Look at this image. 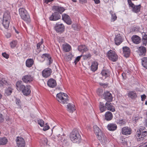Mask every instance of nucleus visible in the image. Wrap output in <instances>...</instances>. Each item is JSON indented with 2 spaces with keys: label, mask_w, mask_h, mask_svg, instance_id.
<instances>
[{
  "label": "nucleus",
  "mask_w": 147,
  "mask_h": 147,
  "mask_svg": "<svg viewBox=\"0 0 147 147\" xmlns=\"http://www.w3.org/2000/svg\"><path fill=\"white\" fill-rule=\"evenodd\" d=\"M21 81H18L16 84L17 90L22 91L23 94L26 96L29 95L30 92V86L29 85L25 86L22 84Z\"/></svg>",
  "instance_id": "f257e3e1"
},
{
  "label": "nucleus",
  "mask_w": 147,
  "mask_h": 147,
  "mask_svg": "<svg viewBox=\"0 0 147 147\" xmlns=\"http://www.w3.org/2000/svg\"><path fill=\"white\" fill-rule=\"evenodd\" d=\"M71 140L74 143H79L80 142L81 136L79 134V130L76 129H74L70 135Z\"/></svg>",
  "instance_id": "f03ea898"
},
{
  "label": "nucleus",
  "mask_w": 147,
  "mask_h": 147,
  "mask_svg": "<svg viewBox=\"0 0 147 147\" xmlns=\"http://www.w3.org/2000/svg\"><path fill=\"white\" fill-rule=\"evenodd\" d=\"M19 13L21 19L29 24L31 21L30 16L24 8H20L19 9Z\"/></svg>",
  "instance_id": "7ed1b4c3"
},
{
  "label": "nucleus",
  "mask_w": 147,
  "mask_h": 147,
  "mask_svg": "<svg viewBox=\"0 0 147 147\" xmlns=\"http://www.w3.org/2000/svg\"><path fill=\"white\" fill-rule=\"evenodd\" d=\"M56 99L60 103L67 104L68 102V96L66 94L60 92L56 95Z\"/></svg>",
  "instance_id": "20e7f679"
},
{
  "label": "nucleus",
  "mask_w": 147,
  "mask_h": 147,
  "mask_svg": "<svg viewBox=\"0 0 147 147\" xmlns=\"http://www.w3.org/2000/svg\"><path fill=\"white\" fill-rule=\"evenodd\" d=\"M107 55L109 59L112 61H116L118 59V56L113 51L109 50L107 52Z\"/></svg>",
  "instance_id": "39448f33"
},
{
  "label": "nucleus",
  "mask_w": 147,
  "mask_h": 147,
  "mask_svg": "<svg viewBox=\"0 0 147 147\" xmlns=\"http://www.w3.org/2000/svg\"><path fill=\"white\" fill-rule=\"evenodd\" d=\"M55 29L57 32L61 33L64 31L65 27L63 24L58 22L56 24Z\"/></svg>",
  "instance_id": "423d86ee"
},
{
  "label": "nucleus",
  "mask_w": 147,
  "mask_h": 147,
  "mask_svg": "<svg viewBox=\"0 0 147 147\" xmlns=\"http://www.w3.org/2000/svg\"><path fill=\"white\" fill-rule=\"evenodd\" d=\"M128 3L129 6L132 8V11L134 12L137 13L140 11L141 8L140 5H135L132 3L131 0H128Z\"/></svg>",
  "instance_id": "0eeeda50"
},
{
  "label": "nucleus",
  "mask_w": 147,
  "mask_h": 147,
  "mask_svg": "<svg viewBox=\"0 0 147 147\" xmlns=\"http://www.w3.org/2000/svg\"><path fill=\"white\" fill-rule=\"evenodd\" d=\"M22 80L25 83H30L33 81V76L30 74L26 75L23 76Z\"/></svg>",
  "instance_id": "6e6552de"
},
{
  "label": "nucleus",
  "mask_w": 147,
  "mask_h": 147,
  "mask_svg": "<svg viewBox=\"0 0 147 147\" xmlns=\"http://www.w3.org/2000/svg\"><path fill=\"white\" fill-rule=\"evenodd\" d=\"M61 18V15L59 13L54 12L49 17V19L51 21H56L60 19Z\"/></svg>",
  "instance_id": "1a4fd4ad"
},
{
  "label": "nucleus",
  "mask_w": 147,
  "mask_h": 147,
  "mask_svg": "<svg viewBox=\"0 0 147 147\" xmlns=\"http://www.w3.org/2000/svg\"><path fill=\"white\" fill-rule=\"evenodd\" d=\"M138 50L137 52L140 56H144L145 55L146 52V48L142 46L138 47L137 48Z\"/></svg>",
  "instance_id": "9d476101"
},
{
  "label": "nucleus",
  "mask_w": 147,
  "mask_h": 147,
  "mask_svg": "<svg viewBox=\"0 0 147 147\" xmlns=\"http://www.w3.org/2000/svg\"><path fill=\"white\" fill-rule=\"evenodd\" d=\"M97 137L101 144H104L107 142V138L104 134L102 132L101 134L97 136Z\"/></svg>",
  "instance_id": "9b49d317"
},
{
  "label": "nucleus",
  "mask_w": 147,
  "mask_h": 147,
  "mask_svg": "<svg viewBox=\"0 0 147 147\" xmlns=\"http://www.w3.org/2000/svg\"><path fill=\"white\" fill-rule=\"evenodd\" d=\"M62 20L67 24L70 25L72 22L70 18L68 15L66 13H63L62 15Z\"/></svg>",
  "instance_id": "f8f14e48"
},
{
  "label": "nucleus",
  "mask_w": 147,
  "mask_h": 147,
  "mask_svg": "<svg viewBox=\"0 0 147 147\" xmlns=\"http://www.w3.org/2000/svg\"><path fill=\"white\" fill-rule=\"evenodd\" d=\"M131 133V129L129 127H124L122 129V134L123 135L128 136L130 135Z\"/></svg>",
  "instance_id": "ddd939ff"
},
{
  "label": "nucleus",
  "mask_w": 147,
  "mask_h": 147,
  "mask_svg": "<svg viewBox=\"0 0 147 147\" xmlns=\"http://www.w3.org/2000/svg\"><path fill=\"white\" fill-rule=\"evenodd\" d=\"M52 72V70L50 68H45L42 72V76L43 77L46 78L51 75Z\"/></svg>",
  "instance_id": "4468645a"
},
{
  "label": "nucleus",
  "mask_w": 147,
  "mask_h": 147,
  "mask_svg": "<svg viewBox=\"0 0 147 147\" xmlns=\"http://www.w3.org/2000/svg\"><path fill=\"white\" fill-rule=\"evenodd\" d=\"M18 147H25V143L24 140L21 137H17L16 140Z\"/></svg>",
  "instance_id": "2eb2a0df"
},
{
  "label": "nucleus",
  "mask_w": 147,
  "mask_h": 147,
  "mask_svg": "<svg viewBox=\"0 0 147 147\" xmlns=\"http://www.w3.org/2000/svg\"><path fill=\"white\" fill-rule=\"evenodd\" d=\"M104 98L107 102H110L112 100V94L109 92H106L103 95Z\"/></svg>",
  "instance_id": "dca6fc26"
},
{
  "label": "nucleus",
  "mask_w": 147,
  "mask_h": 147,
  "mask_svg": "<svg viewBox=\"0 0 147 147\" xmlns=\"http://www.w3.org/2000/svg\"><path fill=\"white\" fill-rule=\"evenodd\" d=\"M8 19V18H7L6 17V14H4L2 24L4 27L6 29H8L9 26V21Z\"/></svg>",
  "instance_id": "f3484780"
},
{
  "label": "nucleus",
  "mask_w": 147,
  "mask_h": 147,
  "mask_svg": "<svg viewBox=\"0 0 147 147\" xmlns=\"http://www.w3.org/2000/svg\"><path fill=\"white\" fill-rule=\"evenodd\" d=\"M47 85L50 87L54 88L56 86V82L54 79L51 78L48 80Z\"/></svg>",
  "instance_id": "a211bd4d"
},
{
  "label": "nucleus",
  "mask_w": 147,
  "mask_h": 147,
  "mask_svg": "<svg viewBox=\"0 0 147 147\" xmlns=\"http://www.w3.org/2000/svg\"><path fill=\"white\" fill-rule=\"evenodd\" d=\"M137 141L141 142H142L145 141L147 139V137H144L142 136L140 134L138 131H137V133H136V135Z\"/></svg>",
  "instance_id": "6ab92c4d"
},
{
  "label": "nucleus",
  "mask_w": 147,
  "mask_h": 147,
  "mask_svg": "<svg viewBox=\"0 0 147 147\" xmlns=\"http://www.w3.org/2000/svg\"><path fill=\"white\" fill-rule=\"evenodd\" d=\"M123 50L124 56L126 57H128L130 54L129 48L127 47H123Z\"/></svg>",
  "instance_id": "aec40b11"
},
{
  "label": "nucleus",
  "mask_w": 147,
  "mask_h": 147,
  "mask_svg": "<svg viewBox=\"0 0 147 147\" xmlns=\"http://www.w3.org/2000/svg\"><path fill=\"white\" fill-rule=\"evenodd\" d=\"M123 41L121 37L120 34H118L116 35L115 38V42L116 45H119Z\"/></svg>",
  "instance_id": "412c9836"
},
{
  "label": "nucleus",
  "mask_w": 147,
  "mask_h": 147,
  "mask_svg": "<svg viewBox=\"0 0 147 147\" xmlns=\"http://www.w3.org/2000/svg\"><path fill=\"white\" fill-rule=\"evenodd\" d=\"M107 127L108 129L110 131H114L116 130L117 128L116 124L114 123L109 124Z\"/></svg>",
  "instance_id": "4be33fe9"
},
{
  "label": "nucleus",
  "mask_w": 147,
  "mask_h": 147,
  "mask_svg": "<svg viewBox=\"0 0 147 147\" xmlns=\"http://www.w3.org/2000/svg\"><path fill=\"white\" fill-rule=\"evenodd\" d=\"M53 9L55 11L59 12L60 14L62 13L65 10L64 7L56 5L54 6Z\"/></svg>",
  "instance_id": "5701e85b"
},
{
  "label": "nucleus",
  "mask_w": 147,
  "mask_h": 147,
  "mask_svg": "<svg viewBox=\"0 0 147 147\" xmlns=\"http://www.w3.org/2000/svg\"><path fill=\"white\" fill-rule=\"evenodd\" d=\"M101 73L103 78L105 79L110 76V71L108 69H104L102 71Z\"/></svg>",
  "instance_id": "b1692460"
},
{
  "label": "nucleus",
  "mask_w": 147,
  "mask_h": 147,
  "mask_svg": "<svg viewBox=\"0 0 147 147\" xmlns=\"http://www.w3.org/2000/svg\"><path fill=\"white\" fill-rule=\"evenodd\" d=\"M110 102H107L105 104L106 108L107 110H110L112 112H114L115 111L114 107L113 106L111 103Z\"/></svg>",
  "instance_id": "393cba45"
},
{
  "label": "nucleus",
  "mask_w": 147,
  "mask_h": 147,
  "mask_svg": "<svg viewBox=\"0 0 147 147\" xmlns=\"http://www.w3.org/2000/svg\"><path fill=\"white\" fill-rule=\"evenodd\" d=\"M132 42L134 43L138 44L140 42L141 39L140 38L136 35H133L131 38Z\"/></svg>",
  "instance_id": "a878e982"
},
{
  "label": "nucleus",
  "mask_w": 147,
  "mask_h": 147,
  "mask_svg": "<svg viewBox=\"0 0 147 147\" xmlns=\"http://www.w3.org/2000/svg\"><path fill=\"white\" fill-rule=\"evenodd\" d=\"M128 97L132 99H135L137 97L136 93L135 91H130L127 94Z\"/></svg>",
  "instance_id": "bb28decb"
},
{
  "label": "nucleus",
  "mask_w": 147,
  "mask_h": 147,
  "mask_svg": "<svg viewBox=\"0 0 147 147\" xmlns=\"http://www.w3.org/2000/svg\"><path fill=\"white\" fill-rule=\"evenodd\" d=\"M113 118L112 113L110 111H107L105 114V119L107 121L111 120Z\"/></svg>",
  "instance_id": "cd10ccee"
},
{
  "label": "nucleus",
  "mask_w": 147,
  "mask_h": 147,
  "mask_svg": "<svg viewBox=\"0 0 147 147\" xmlns=\"http://www.w3.org/2000/svg\"><path fill=\"white\" fill-rule=\"evenodd\" d=\"M34 63V61L33 59H28L26 61V65L27 67H30Z\"/></svg>",
  "instance_id": "c85d7f7f"
},
{
  "label": "nucleus",
  "mask_w": 147,
  "mask_h": 147,
  "mask_svg": "<svg viewBox=\"0 0 147 147\" xmlns=\"http://www.w3.org/2000/svg\"><path fill=\"white\" fill-rule=\"evenodd\" d=\"M98 63L96 61H94L92 62L90 68L91 71L93 72L96 71L98 68Z\"/></svg>",
  "instance_id": "c756f323"
},
{
  "label": "nucleus",
  "mask_w": 147,
  "mask_h": 147,
  "mask_svg": "<svg viewBox=\"0 0 147 147\" xmlns=\"http://www.w3.org/2000/svg\"><path fill=\"white\" fill-rule=\"evenodd\" d=\"M94 131L96 136L99 134H101L102 132L99 128L96 125H94L93 126Z\"/></svg>",
  "instance_id": "7c9ffc66"
},
{
  "label": "nucleus",
  "mask_w": 147,
  "mask_h": 147,
  "mask_svg": "<svg viewBox=\"0 0 147 147\" xmlns=\"http://www.w3.org/2000/svg\"><path fill=\"white\" fill-rule=\"evenodd\" d=\"M67 110L70 112L72 113L76 110L75 106L73 104L69 103L67 106Z\"/></svg>",
  "instance_id": "2f4dec72"
},
{
  "label": "nucleus",
  "mask_w": 147,
  "mask_h": 147,
  "mask_svg": "<svg viewBox=\"0 0 147 147\" xmlns=\"http://www.w3.org/2000/svg\"><path fill=\"white\" fill-rule=\"evenodd\" d=\"M78 49L79 51L83 53L86 52L88 50L86 46L83 45H82L79 46Z\"/></svg>",
  "instance_id": "473e14b6"
},
{
  "label": "nucleus",
  "mask_w": 147,
  "mask_h": 147,
  "mask_svg": "<svg viewBox=\"0 0 147 147\" xmlns=\"http://www.w3.org/2000/svg\"><path fill=\"white\" fill-rule=\"evenodd\" d=\"M110 14L111 15V20L112 22L115 21L117 18V17L115 13L113 11L111 10L109 12Z\"/></svg>",
  "instance_id": "72a5a7b5"
},
{
  "label": "nucleus",
  "mask_w": 147,
  "mask_h": 147,
  "mask_svg": "<svg viewBox=\"0 0 147 147\" xmlns=\"http://www.w3.org/2000/svg\"><path fill=\"white\" fill-rule=\"evenodd\" d=\"M63 48L65 52H68L70 51L71 47L68 44H66L63 45Z\"/></svg>",
  "instance_id": "f704fd0d"
},
{
  "label": "nucleus",
  "mask_w": 147,
  "mask_h": 147,
  "mask_svg": "<svg viewBox=\"0 0 147 147\" xmlns=\"http://www.w3.org/2000/svg\"><path fill=\"white\" fill-rule=\"evenodd\" d=\"M99 109L101 112H103L106 110V107L104 104L102 102H100L99 106Z\"/></svg>",
  "instance_id": "c9c22d12"
},
{
  "label": "nucleus",
  "mask_w": 147,
  "mask_h": 147,
  "mask_svg": "<svg viewBox=\"0 0 147 147\" xmlns=\"http://www.w3.org/2000/svg\"><path fill=\"white\" fill-rule=\"evenodd\" d=\"M8 142L7 138L5 137L0 138V145H5Z\"/></svg>",
  "instance_id": "e433bc0d"
},
{
  "label": "nucleus",
  "mask_w": 147,
  "mask_h": 147,
  "mask_svg": "<svg viewBox=\"0 0 147 147\" xmlns=\"http://www.w3.org/2000/svg\"><path fill=\"white\" fill-rule=\"evenodd\" d=\"M141 60L142 65L144 67L147 69V57H143Z\"/></svg>",
  "instance_id": "4c0bfd02"
},
{
  "label": "nucleus",
  "mask_w": 147,
  "mask_h": 147,
  "mask_svg": "<svg viewBox=\"0 0 147 147\" xmlns=\"http://www.w3.org/2000/svg\"><path fill=\"white\" fill-rule=\"evenodd\" d=\"M128 143H131L129 142H127L125 139H123L121 142V144L123 145L124 147H130V146L128 145Z\"/></svg>",
  "instance_id": "58836bf2"
},
{
  "label": "nucleus",
  "mask_w": 147,
  "mask_h": 147,
  "mask_svg": "<svg viewBox=\"0 0 147 147\" xmlns=\"http://www.w3.org/2000/svg\"><path fill=\"white\" fill-rule=\"evenodd\" d=\"M91 55L90 53H87L86 54L84 55H82L83 59L84 60H86L89 59L91 57Z\"/></svg>",
  "instance_id": "ea45409f"
},
{
  "label": "nucleus",
  "mask_w": 147,
  "mask_h": 147,
  "mask_svg": "<svg viewBox=\"0 0 147 147\" xmlns=\"http://www.w3.org/2000/svg\"><path fill=\"white\" fill-rule=\"evenodd\" d=\"M15 101L18 108H21V101L20 99L18 98H16Z\"/></svg>",
  "instance_id": "a19ab883"
},
{
  "label": "nucleus",
  "mask_w": 147,
  "mask_h": 147,
  "mask_svg": "<svg viewBox=\"0 0 147 147\" xmlns=\"http://www.w3.org/2000/svg\"><path fill=\"white\" fill-rule=\"evenodd\" d=\"M117 123L120 125L121 126L125 124V122L123 119H119L117 121Z\"/></svg>",
  "instance_id": "79ce46f5"
},
{
  "label": "nucleus",
  "mask_w": 147,
  "mask_h": 147,
  "mask_svg": "<svg viewBox=\"0 0 147 147\" xmlns=\"http://www.w3.org/2000/svg\"><path fill=\"white\" fill-rule=\"evenodd\" d=\"M17 44V41L13 40L10 43V45L11 48H13L15 47Z\"/></svg>",
  "instance_id": "37998d69"
},
{
  "label": "nucleus",
  "mask_w": 147,
  "mask_h": 147,
  "mask_svg": "<svg viewBox=\"0 0 147 147\" xmlns=\"http://www.w3.org/2000/svg\"><path fill=\"white\" fill-rule=\"evenodd\" d=\"M103 93V90L100 88L98 89L97 90V94L99 96H102Z\"/></svg>",
  "instance_id": "c03bdc74"
},
{
  "label": "nucleus",
  "mask_w": 147,
  "mask_h": 147,
  "mask_svg": "<svg viewBox=\"0 0 147 147\" xmlns=\"http://www.w3.org/2000/svg\"><path fill=\"white\" fill-rule=\"evenodd\" d=\"M82 55H81L80 56H78L75 59L74 62V63L76 65L77 63L80 60L81 57H82Z\"/></svg>",
  "instance_id": "a18cd8bd"
},
{
  "label": "nucleus",
  "mask_w": 147,
  "mask_h": 147,
  "mask_svg": "<svg viewBox=\"0 0 147 147\" xmlns=\"http://www.w3.org/2000/svg\"><path fill=\"white\" fill-rule=\"evenodd\" d=\"M43 43V39H41V41L37 44V49L39 51L40 50V46Z\"/></svg>",
  "instance_id": "49530a36"
},
{
  "label": "nucleus",
  "mask_w": 147,
  "mask_h": 147,
  "mask_svg": "<svg viewBox=\"0 0 147 147\" xmlns=\"http://www.w3.org/2000/svg\"><path fill=\"white\" fill-rule=\"evenodd\" d=\"M47 138H42L40 140L41 142L44 145L47 144Z\"/></svg>",
  "instance_id": "de8ad7c7"
},
{
  "label": "nucleus",
  "mask_w": 147,
  "mask_h": 147,
  "mask_svg": "<svg viewBox=\"0 0 147 147\" xmlns=\"http://www.w3.org/2000/svg\"><path fill=\"white\" fill-rule=\"evenodd\" d=\"M38 123L41 127L44 126V122L41 119H39L38 120Z\"/></svg>",
  "instance_id": "09e8293b"
},
{
  "label": "nucleus",
  "mask_w": 147,
  "mask_h": 147,
  "mask_svg": "<svg viewBox=\"0 0 147 147\" xmlns=\"http://www.w3.org/2000/svg\"><path fill=\"white\" fill-rule=\"evenodd\" d=\"M47 61L48 62V63L49 65L51 64L53 61V60L51 59V57L50 55L47 58Z\"/></svg>",
  "instance_id": "8fccbe9b"
},
{
  "label": "nucleus",
  "mask_w": 147,
  "mask_h": 147,
  "mask_svg": "<svg viewBox=\"0 0 147 147\" xmlns=\"http://www.w3.org/2000/svg\"><path fill=\"white\" fill-rule=\"evenodd\" d=\"M139 131H140L139 132V133L140 134H141V135L143 137H147L146 136V135L147 134V133L146 131H140V130H139Z\"/></svg>",
  "instance_id": "3c124183"
},
{
  "label": "nucleus",
  "mask_w": 147,
  "mask_h": 147,
  "mask_svg": "<svg viewBox=\"0 0 147 147\" xmlns=\"http://www.w3.org/2000/svg\"><path fill=\"white\" fill-rule=\"evenodd\" d=\"M142 40H147V35L145 33L143 32L142 33Z\"/></svg>",
  "instance_id": "603ef678"
},
{
  "label": "nucleus",
  "mask_w": 147,
  "mask_h": 147,
  "mask_svg": "<svg viewBox=\"0 0 147 147\" xmlns=\"http://www.w3.org/2000/svg\"><path fill=\"white\" fill-rule=\"evenodd\" d=\"M4 95L5 96H8L9 95V87L5 89Z\"/></svg>",
  "instance_id": "864d4df0"
},
{
  "label": "nucleus",
  "mask_w": 147,
  "mask_h": 147,
  "mask_svg": "<svg viewBox=\"0 0 147 147\" xmlns=\"http://www.w3.org/2000/svg\"><path fill=\"white\" fill-rule=\"evenodd\" d=\"M49 127L47 123H46V125L44 126V127L43 128V130L44 131H46L48 129H49Z\"/></svg>",
  "instance_id": "5fc2aeb1"
},
{
  "label": "nucleus",
  "mask_w": 147,
  "mask_h": 147,
  "mask_svg": "<svg viewBox=\"0 0 147 147\" xmlns=\"http://www.w3.org/2000/svg\"><path fill=\"white\" fill-rule=\"evenodd\" d=\"M67 58L69 60H71L73 57V55L70 53H69V54L67 56Z\"/></svg>",
  "instance_id": "6e6d98bb"
},
{
  "label": "nucleus",
  "mask_w": 147,
  "mask_h": 147,
  "mask_svg": "<svg viewBox=\"0 0 147 147\" xmlns=\"http://www.w3.org/2000/svg\"><path fill=\"white\" fill-rule=\"evenodd\" d=\"M2 56L6 59H8L9 57V55L6 53H3L2 54Z\"/></svg>",
  "instance_id": "4d7b16f0"
},
{
  "label": "nucleus",
  "mask_w": 147,
  "mask_h": 147,
  "mask_svg": "<svg viewBox=\"0 0 147 147\" xmlns=\"http://www.w3.org/2000/svg\"><path fill=\"white\" fill-rule=\"evenodd\" d=\"M50 55L47 53H44L41 56V57L43 58H47Z\"/></svg>",
  "instance_id": "13d9d810"
},
{
  "label": "nucleus",
  "mask_w": 147,
  "mask_h": 147,
  "mask_svg": "<svg viewBox=\"0 0 147 147\" xmlns=\"http://www.w3.org/2000/svg\"><path fill=\"white\" fill-rule=\"evenodd\" d=\"M3 84H5V85L8 84V83L7 80H5V78H2V80H1Z\"/></svg>",
  "instance_id": "bf43d9fd"
},
{
  "label": "nucleus",
  "mask_w": 147,
  "mask_h": 147,
  "mask_svg": "<svg viewBox=\"0 0 147 147\" xmlns=\"http://www.w3.org/2000/svg\"><path fill=\"white\" fill-rule=\"evenodd\" d=\"M4 121V119L3 115L0 113V123Z\"/></svg>",
  "instance_id": "052dcab7"
},
{
  "label": "nucleus",
  "mask_w": 147,
  "mask_h": 147,
  "mask_svg": "<svg viewBox=\"0 0 147 147\" xmlns=\"http://www.w3.org/2000/svg\"><path fill=\"white\" fill-rule=\"evenodd\" d=\"M72 28H74V30H77V24H73L72 25Z\"/></svg>",
  "instance_id": "680f3d73"
},
{
  "label": "nucleus",
  "mask_w": 147,
  "mask_h": 147,
  "mask_svg": "<svg viewBox=\"0 0 147 147\" xmlns=\"http://www.w3.org/2000/svg\"><path fill=\"white\" fill-rule=\"evenodd\" d=\"M138 147H147V142L144 143V144L140 145Z\"/></svg>",
  "instance_id": "e2e57ef3"
},
{
  "label": "nucleus",
  "mask_w": 147,
  "mask_h": 147,
  "mask_svg": "<svg viewBox=\"0 0 147 147\" xmlns=\"http://www.w3.org/2000/svg\"><path fill=\"white\" fill-rule=\"evenodd\" d=\"M146 96L145 94H143L141 96V100L142 101L144 100L146 98Z\"/></svg>",
  "instance_id": "0e129e2a"
},
{
  "label": "nucleus",
  "mask_w": 147,
  "mask_h": 147,
  "mask_svg": "<svg viewBox=\"0 0 147 147\" xmlns=\"http://www.w3.org/2000/svg\"><path fill=\"white\" fill-rule=\"evenodd\" d=\"M54 0H45L44 2L46 4H48L50 2H51L53 1Z\"/></svg>",
  "instance_id": "69168bd1"
},
{
  "label": "nucleus",
  "mask_w": 147,
  "mask_h": 147,
  "mask_svg": "<svg viewBox=\"0 0 147 147\" xmlns=\"http://www.w3.org/2000/svg\"><path fill=\"white\" fill-rule=\"evenodd\" d=\"M142 43L144 45L146 46L147 44V40H142Z\"/></svg>",
  "instance_id": "338daca9"
},
{
  "label": "nucleus",
  "mask_w": 147,
  "mask_h": 147,
  "mask_svg": "<svg viewBox=\"0 0 147 147\" xmlns=\"http://www.w3.org/2000/svg\"><path fill=\"white\" fill-rule=\"evenodd\" d=\"M80 3L83 4L87 2V0H79Z\"/></svg>",
  "instance_id": "774afa93"
}]
</instances>
